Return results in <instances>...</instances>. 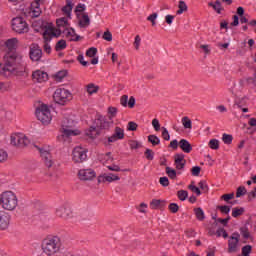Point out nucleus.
<instances>
[{"label":"nucleus","instance_id":"nucleus-1","mask_svg":"<svg viewBox=\"0 0 256 256\" xmlns=\"http://www.w3.org/2000/svg\"><path fill=\"white\" fill-rule=\"evenodd\" d=\"M17 43H19L17 38L8 39L5 42L8 52L4 55V65L0 68V74L4 75V77L17 73V69H19V65L23 61V57L15 51Z\"/></svg>","mask_w":256,"mask_h":256},{"label":"nucleus","instance_id":"nucleus-2","mask_svg":"<svg viewBox=\"0 0 256 256\" xmlns=\"http://www.w3.org/2000/svg\"><path fill=\"white\" fill-rule=\"evenodd\" d=\"M41 250L43 255L53 256L61 250V238L58 236H48L42 240Z\"/></svg>","mask_w":256,"mask_h":256},{"label":"nucleus","instance_id":"nucleus-3","mask_svg":"<svg viewBox=\"0 0 256 256\" xmlns=\"http://www.w3.org/2000/svg\"><path fill=\"white\" fill-rule=\"evenodd\" d=\"M0 205L5 211H15L19 205L17 194L13 191H5L0 195Z\"/></svg>","mask_w":256,"mask_h":256},{"label":"nucleus","instance_id":"nucleus-4","mask_svg":"<svg viewBox=\"0 0 256 256\" xmlns=\"http://www.w3.org/2000/svg\"><path fill=\"white\" fill-rule=\"evenodd\" d=\"M90 129H123L121 123H114L111 117L105 118L103 116H99L94 120Z\"/></svg>","mask_w":256,"mask_h":256},{"label":"nucleus","instance_id":"nucleus-5","mask_svg":"<svg viewBox=\"0 0 256 256\" xmlns=\"http://www.w3.org/2000/svg\"><path fill=\"white\" fill-rule=\"evenodd\" d=\"M29 143H31L29 138L21 132L12 133L10 135V144L13 145V147H17V149H25Z\"/></svg>","mask_w":256,"mask_h":256},{"label":"nucleus","instance_id":"nucleus-6","mask_svg":"<svg viewBox=\"0 0 256 256\" xmlns=\"http://www.w3.org/2000/svg\"><path fill=\"white\" fill-rule=\"evenodd\" d=\"M35 115L38 121H41L42 125H49L51 123V110L46 104H42L36 108Z\"/></svg>","mask_w":256,"mask_h":256},{"label":"nucleus","instance_id":"nucleus-7","mask_svg":"<svg viewBox=\"0 0 256 256\" xmlns=\"http://www.w3.org/2000/svg\"><path fill=\"white\" fill-rule=\"evenodd\" d=\"M53 99L58 105H67L73 99V95L65 88H58L54 92Z\"/></svg>","mask_w":256,"mask_h":256},{"label":"nucleus","instance_id":"nucleus-8","mask_svg":"<svg viewBox=\"0 0 256 256\" xmlns=\"http://www.w3.org/2000/svg\"><path fill=\"white\" fill-rule=\"evenodd\" d=\"M12 29L16 33H28L29 32V25L23 19V17H16L12 20Z\"/></svg>","mask_w":256,"mask_h":256},{"label":"nucleus","instance_id":"nucleus-9","mask_svg":"<svg viewBox=\"0 0 256 256\" xmlns=\"http://www.w3.org/2000/svg\"><path fill=\"white\" fill-rule=\"evenodd\" d=\"M87 159V149L77 146L73 149L72 160L74 163H83Z\"/></svg>","mask_w":256,"mask_h":256},{"label":"nucleus","instance_id":"nucleus-10","mask_svg":"<svg viewBox=\"0 0 256 256\" xmlns=\"http://www.w3.org/2000/svg\"><path fill=\"white\" fill-rule=\"evenodd\" d=\"M77 135H81V130H79V129H75V130L64 129L57 136V140L60 143H65L66 141H69V139H71V137H77Z\"/></svg>","mask_w":256,"mask_h":256},{"label":"nucleus","instance_id":"nucleus-11","mask_svg":"<svg viewBox=\"0 0 256 256\" xmlns=\"http://www.w3.org/2000/svg\"><path fill=\"white\" fill-rule=\"evenodd\" d=\"M29 57L31 61H41L43 50L39 47V44L33 43L30 45Z\"/></svg>","mask_w":256,"mask_h":256},{"label":"nucleus","instance_id":"nucleus-12","mask_svg":"<svg viewBox=\"0 0 256 256\" xmlns=\"http://www.w3.org/2000/svg\"><path fill=\"white\" fill-rule=\"evenodd\" d=\"M43 3H45V0H34L31 5H30V15L33 18H37L41 16V13H43V11L41 10V5H43Z\"/></svg>","mask_w":256,"mask_h":256},{"label":"nucleus","instance_id":"nucleus-13","mask_svg":"<svg viewBox=\"0 0 256 256\" xmlns=\"http://www.w3.org/2000/svg\"><path fill=\"white\" fill-rule=\"evenodd\" d=\"M36 149L39 151L43 161L44 165H46L49 168L53 167V156H51V153L49 151L35 145Z\"/></svg>","mask_w":256,"mask_h":256},{"label":"nucleus","instance_id":"nucleus-14","mask_svg":"<svg viewBox=\"0 0 256 256\" xmlns=\"http://www.w3.org/2000/svg\"><path fill=\"white\" fill-rule=\"evenodd\" d=\"M72 213L69 204H63L56 209V216L60 217V219H69Z\"/></svg>","mask_w":256,"mask_h":256},{"label":"nucleus","instance_id":"nucleus-15","mask_svg":"<svg viewBox=\"0 0 256 256\" xmlns=\"http://www.w3.org/2000/svg\"><path fill=\"white\" fill-rule=\"evenodd\" d=\"M239 233H233L228 240V253H237L239 247Z\"/></svg>","mask_w":256,"mask_h":256},{"label":"nucleus","instance_id":"nucleus-16","mask_svg":"<svg viewBox=\"0 0 256 256\" xmlns=\"http://www.w3.org/2000/svg\"><path fill=\"white\" fill-rule=\"evenodd\" d=\"M97 174L94 172L93 169H81L78 172V177L81 181H91L92 179H95Z\"/></svg>","mask_w":256,"mask_h":256},{"label":"nucleus","instance_id":"nucleus-17","mask_svg":"<svg viewBox=\"0 0 256 256\" xmlns=\"http://www.w3.org/2000/svg\"><path fill=\"white\" fill-rule=\"evenodd\" d=\"M9 225H11V215L5 211H0V229L1 231H5V229H9Z\"/></svg>","mask_w":256,"mask_h":256},{"label":"nucleus","instance_id":"nucleus-18","mask_svg":"<svg viewBox=\"0 0 256 256\" xmlns=\"http://www.w3.org/2000/svg\"><path fill=\"white\" fill-rule=\"evenodd\" d=\"M61 28L53 29V27H48L43 33V37L45 41H51V37H61Z\"/></svg>","mask_w":256,"mask_h":256},{"label":"nucleus","instance_id":"nucleus-19","mask_svg":"<svg viewBox=\"0 0 256 256\" xmlns=\"http://www.w3.org/2000/svg\"><path fill=\"white\" fill-rule=\"evenodd\" d=\"M62 129H73L77 127V120L73 116L64 117L61 121Z\"/></svg>","mask_w":256,"mask_h":256},{"label":"nucleus","instance_id":"nucleus-20","mask_svg":"<svg viewBox=\"0 0 256 256\" xmlns=\"http://www.w3.org/2000/svg\"><path fill=\"white\" fill-rule=\"evenodd\" d=\"M120 179L121 177H119L117 174H103L98 177V183H113L114 181H119Z\"/></svg>","mask_w":256,"mask_h":256},{"label":"nucleus","instance_id":"nucleus-21","mask_svg":"<svg viewBox=\"0 0 256 256\" xmlns=\"http://www.w3.org/2000/svg\"><path fill=\"white\" fill-rule=\"evenodd\" d=\"M32 79L33 81H36V83H43L47 81V79H49V75L47 74V72L36 70L32 73Z\"/></svg>","mask_w":256,"mask_h":256},{"label":"nucleus","instance_id":"nucleus-22","mask_svg":"<svg viewBox=\"0 0 256 256\" xmlns=\"http://www.w3.org/2000/svg\"><path fill=\"white\" fill-rule=\"evenodd\" d=\"M174 163L176 165V169L178 170L185 169V163H187V161L185 160V155L175 154Z\"/></svg>","mask_w":256,"mask_h":256},{"label":"nucleus","instance_id":"nucleus-23","mask_svg":"<svg viewBox=\"0 0 256 256\" xmlns=\"http://www.w3.org/2000/svg\"><path fill=\"white\" fill-rule=\"evenodd\" d=\"M179 147L183 151V153H191L193 151V146L191 145V143H189V141L185 139H181L179 141Z\"/></svg>","mask_w":256,"mask_h":256},{"label":"nucleus","instance_id":"nucleus-24","mask_svg":"<svg viewBox=\"0 0 256 256\" xmlns=\"http://www.w3.org/2000/svg\"><path fill=\"white\" fill-rule=\"evenodd\" d=\"M208 7H212L215 12L218 13V15H221V12L224 11L223 5L221 4L220 0H216L215 3L209 2Z\"/></svg>","mask_w":256,"mask_h":256},{"label":"nucleus","instance_id":"nucleus-25","mask_svg":"<svg viewBox=\"0 0 256 256\" xmlns=\"http://www.w3.org/2000/svg\"><path fill=\"white\" fill-rule=\"evenodd\" d=\"M85 135L88 139H97L101 135V131L99 129H87L85 130Z\"/></svg>","mask_w":256,"mask_h":256},{"label":"nucleus","instance_id":"nucleus-26","mask_svg":"<svg viewBox=\"0 0 256 256\" xmlns=\"http://www.w3.org/2000/svg\"><path fill=\"white\" fill-rule=\"evenodd\" d=\"M189 8L187 7V3L185 1L180 0L178 2V10L176 11V15H183V13L187 12Z\"/></svg>","mask_w":256,"mask_h":256},{"label":"nucleus","instance_id":"nucleus-27","mask_svg":"<svg viewBox=\"0 0 256 256\" xmlns=\"http://www.w3.org/2000/svg\"><path fill=\"white\" fill-rule=\"evenodd\" d=\"M63 13L68 17H71V12L73 11V2L71 0L66 1V5L62 8Z\"/></svg>","mask_w":256,"mask_h":256},{"label":"nucleus","instance_id":"nucleus-28","mask_svg":"<svg viewBox=\"0 0 256 256\" xmlns=\"http://www.w3.org/2000/svg\"><path fill=\"white\" fill-rule=\"evenodd\" d=\"M194 215L198 221H205V212L203 211V208H194Z\"/></svg>","mask_w":256,"mask_h":256},{"label":"nucleus","instance_id":"nucleus-29","mask_svg":"<svg viewBox=\"0 0 256 256\" xmlns=\"http://www.w3.org/2000/svg\"><path fill=\"white\" fill-rule=\"evenodd\" d=\"M86 91L88 95H94L95 93H99V86L93 83H90L86 86Z\"/></svg>","mask_w":256,"mask_h":256},{"label":"nucleus","instance_id":"nucleus-30","mask_svg":"<svg viewBox=\"0 0 256 256\" xmlns=\"http://www.w3.org/2000/svg\"><path fill=\"white\" fill-rule=\"evenodd\" d=\"M82 20L79 21V26L82 27V28H85V27H89V25L91 24V20L89 19V15H87V13H84L82 15Z\"/></svg>","mask_w":256,"mask_h":256},{"label":"nucleus","instance_id":"nucleus-31","mask_svg":"<svg viewBox=\"0 0 256 256\" xmlns=\"http://www.w3.org/2000/svg\"><path fill=\"white\" fill-rule=\"evenodd\" d=\"M56 24L59 29H61V27H69V20H67L65 17H62L56 20Z\"/></svg>","mask_w":256,"mask_h":256},{"label":"nucleus","instance_id":"nucleus-32","mask_svg":"<svg viewBox=\"0 0 256 256\" xmlns=\"http://www.w3.org/2000/svg\"><path fill=\"white\" fill-rule=\"evenodd\" d=\"M243 213H245V208L243 207H235L232 209V217H234L235 219H237V217H241Z\"/></svg>","mask_w":256,"mask_h":256},{"label":"nucleus","instance_id":"nucleus-33","mask_svg":"<svg viewBox=\"0 0 256 256\" xmlns=\"http://www.w3.org/2000/svg\"><path fill=\"white\" fill-rule=\"evenodd\" d=\"M63 49H67V41L61 39L55 45V51H63Z\"/></svg>","mask_w":256,"mask_h":256},{"label":"nucleus","instance_id":"nucleus-34","mask_svg":"<svg viewBox=\"0 0 256 256\" xmlns=\"http://www.w3.org/2000/svg\"><path fill=\"white\" fill-rule=\"evenodd\" d=\"M182 125H183L184 129H191V127H193V122L190 120L189 117L184 116L182 118Z\"/></svg>","mask_w":256,"mask_h":256},{"label":"nucleus","instance_id":"nucleus-35","mask_svg":"<svg viewBox=\"0 0 256 256\" xmlns=\"http://www.w3.org/2000/svg\"><path fill=\"white\" fill-rule=\"evenodd\" d=\"M222 141L225 145H231L233 143V135L224 133L222 135Z\"/></svg>","mask_w":256,"mask_h":256},{"label":"nucleus","instance_id":"nucleus-36","mask_svg":"<svg viewBox=\"0 0 256 256\" xmlns=\"http://www.w3.org/2000/svg\"><path fill=\"white\" fill-rule=\"evenodd\" d=\"M166 175H168L170 179H177V171L169 166L166 167Z\"/></svg>","mask_w":256,"mask_h":256},{"label":"nucleus","instance_id":"nucleus-37","mask_svg":"<svg viewBox=\"0 0 256 256\" xmlns=\"http://www.w3.org/2000/svg\"><path fill=\"white\" fill-rule=\"evenodd\" d=\"M177 197L180 201H185V199L189 197V192H187V190H179L177 192Z\"/></svg>","mask_w":256,"mask_h":256},{"label":"nucleus","instance_id":"nucleus-38","mask_svg":"<svg viewBox=\"0 0 256 256\" xmlns=\"http://www.w3.org/2000/svg\"><path fill=\"white\" fill-rule=\"evenodd\" d=\"M208 147H210V149H213L214 151H217V149H219V140L211 139L208 143Z\"/></svg>","mask_w":256,"mask_h":256},{"label":"nucleus","instance_id":"nucleus-39","mask_svg":"<svg viewBox=\"0 0 256 256\" xmlns=\"http://www.w3.org/2000/svg\"><path fill=\"white\" fill-rule=\"evenodd\" d=\"M243 195H247V188L245 186H239L236 190V197H243Z\"/></svg>","mask_w":256,"mask_h":256},{"label":"nucleus","instance_id":"nucleus-40","mask_svg":"<svg viewBox=\"0 0 256 256\" xmlns=\"http://www.w3.org/2000/svg\"><path fill=\"white\" fill-rule=\"evenodd\" d=\"M67 77V70H61L55 74V78L57 81H63Z\"/></svg>","mask_w":256,"mask_h":256},{"label":"nucleus","instance_id":"nucleus-41","mask_svg":"<svg viewBox=\"0 0 256 256\" xmlns=\"http://www.w3.org/2000/svg\"><path fill=\"white\" fill-rule=\"evenodd\" d=\"M144 155L148 161H153V159H155V152H153V150L149 148L146 149V151L144 152Z\"/></svg>","mask_w":256,"mask_h":256},{"label":"nucleus","instance_id":"nucleus-42","mask_svg":"<svg viewBox=\"0 0 256 256\" xmlns=\"http://www.w3.org/2000/svg\"><path fill=\"white\" fill-rule=\"evenodd\" d=\"M195 182H192L189 186L188 189L192 191V193H195L197 196L201 195V190L199 187L195 186Z\"/></svg>","mask_w":256,"mask_h":256},{"label":"nucleus","instance_id":"nucleus-43","mask_svg":"<svg viewBox=\"0 0 256 256\" xmlns=\"http://www.w3.org/2000/svg\"><path fill=\"white\" fill-rule=\"evenodd\" d=\"M148 141L154 146L159 145L161 143V140H159V138L155 135L148 136Z\"/></svg>","mask_w":256,"mask_h":256},{"label":"nucleus","instance_id":"nucleus-44","mask_svg":"<svg viewBox=\"0 0 256 256\" xmlns=\"http://www.w3.org/2000/svg\"><path fill=\"white\" fill-rule=\"evenodd\" d=\"M9 159V154L7 151L0 149V163H5Z\"/></svg>","mask_w":256,"mask_h":256},{"label":"nucleus","instance_id":"nucleus-45","mask_svg":"<svg viewBox=\"0 0 256 256\" xmlns=\"http://www.w3.org/2000/svg\"><path fill=\"white\" fill-rule=\"evenodd\" d=\"M240 233L244 239H249V237H251V233H249V229L247 227L240 228Z\"/></svg>","mask_w":256,"mask_h":256},{"label":"nucleus","instance_id":"nucleus-46","mask_svg":"<svg viewBox=\"0 0 256 256\" xmlns=\"http://www.w3.org/2000/svg\"><path fill=\"white\" fill-rule=\"evenodd\" d=\"M161 203H163V201L154 199L151 201L150 207L151 209H159V207H161Z\"/></svg>","mask_w":256,"mask_h":256},{"label":"nucleus","instance_id":"nucleus-47","mask_svg":"<svg viewBox=\"0 0 256 256\" xmlns=\"http://www.w3.org/2000/svg\"><path fill=\"white\" fill-rule=\"evenodd\" d=\"M216 235L217 237H223L224 239H227L229 237V234H227V231H225V229L223 228H219L217 231H216Z\"/></svg>","mask_w":256,"mask_h":256},{"label":"nucleus","instance_id":"nucleus-48","mask_svg":"<svg viewBox=\"0 0 256 256\" xmlns=\"http://www.w3.org/2000/svg\"><path fill=\"white\" fill-rule=\"evenodd\" d=\"M217 209L224 215H229V212L231 211V207L224 205V206H218Z\"/></svg>","mask_w":256,"mask_h":256},{"label":"nucleus","instance_id":"nucleus-49","mask_svg":"<svg viewBox=\"0 0 256 256\" xmlns=\"http://www.w3.org/2000/svg\"><path fill=\"white\" fill-rule=\"evenodd\" d=\"M102 38L104 39V41H113V34H111V31L107 30L104 32Z\"/></svg>","mask_w":256,"mask_h":256},{"label":"nucleus","instance_id":"nucleus-50","mask_svg":"<svg viewBox=\"0 0 256 256\" xmlns=\"http://www.w3.org/2000/svg\"><path fill=\"white\" fill-rule=\"evenodd\" d=\"M97 55V48L91 47L86 51V57H95Z\"/></svg>","mask_w":256,"mask_h":256},{"label":"nucleus","instance_id":"nucleus-51","mask_svg":"<svg viewBox=\"0 0 256 256\" xmlns=\"http://www.w3.org/2000/svg\"><path fill=\"white\" fill-rule=\"evenodd\" d=\"M168 209L172 213H177L179 211V205H177V203H170Z\"/></svg>","mask_w":256,"mask_h":256},{"label":"nucleus","instance_id":"nucleus-52","mask_svg":"<svg viewBox=\"0 0 256 256\" xmlns=\"http://www.w3.org/2000/svg\"><path fill=\"white\" fill-rule=\"evenodd\" d=\"M159 183L162 185V187H169V178L166 176L160 177Z\"/></svg>","mask_w":256,"mask_h":256},{"label":"nucleus","instance_id":"nucleus-53","mask_svg":"<svg viewBox=\"0 0 256 256\" xmlns=\"http://www.w3.org/2000/svg\"><path fill=\"white\" fill-rule=\"evenodd\" d=\"M120 103H121L122 107H127L128 103H129V96H127V95L121 96Z\"/></svg>","mask_w":256,"mask_h":256},{"label":"nucleus","instance_id":"nucleus-54","mask_svg":"<svg viewBox=\"0 0 256 256\" xmlns=\"http://www.w3.org/2000/svg\"><path fill=\"white\" fill-rule=\"evenodd\" d=\"M191 173L194 177H199V174L201 173V167L199 166H194L192 169H191Z\"/></svg>","mask_w":256,"mask_h":256},{"label":"nucleus","instance_id":"nucleus-55","mask_svg":"<svg viewBox=\"0 0 256 256\" xmlns=\"http://www.w3.org/2000/svg\"><path fill=\"white\" fill-rule=\"evenodd\" d=\"M233 197H235L234 193H230V194H224L221 196V199H223V201H226V203H229V201H231V199H233Z\"/></svg>","mask_w":256,"mask_h":256},{"label":"nucleus","instance_id":"nucleus-56","mask_svg":"<svg viewBox=\"0 0 256 256\" xmlns=\"http://www.w3.org/2000/svg\"><path fill=\"white\" fill-rule=\"evenodd\" d=\"M157 19V13H153L150 16L147 17V21H150L152 23V27H155L156 22L155 20Z\"/></svg>","mask_w":256,"mask_h":256},{"label":"nucleus","instance_id":"nucleus-57","mask_svg":"<svg viewBox=\"0 0 256 256\" xmlns=\"http://www.w3.org/2000/svg\"><path fill=\"white\" fill-rule=\"evenodd\" d=\"M198 187L202 190V191H209V186H207V182L206 181H200L198 183Z\"/></svg>","mask_w":256,"mask_h":256},{"label":"nucleus","instance_id":"nucleus-58","mask_svg":"<svg viewBox=\"0 0 256 256\" xmlns=\"http://www.w3.org/2000/svg\"><path fill=\"white\" fill-rule=\"evenodd\" d=\"M140 45H141V37L139 35H136L134 40V47L136 51H139Z\"/></svg>","mask_w":256,"mask_h":256},{"label":"nucleus","instance_id":"nucleus-59","mask_svg":"<svg viewBox=\"0 0 256 256\" xmlns=\"http://www.w3.org/2000/svg\"><path fill=\"white\" fill-rule=\"evenodd\" d=\"M77 61H79V63L82 64L83 67H87V65H89V62L84 60L83 54L78 55Z\"/></svg>","mask_w":256,"mask_h":256},{"label":"nucleus","instance_id":"nucleus-60","mask_svg":"<svg viewBox=\"0 0 256 256\" xmlns=\"http://www.w3.org/2000/svg\"><path fill=\"white\" fill-rule=\"evenodd\" d=\"M245 98H240L238 100L235 101V105H237V107L239 109H243V106L245 105Z\"/></svg>","mask_w":256,"mask_h":256},{"label":"nucleus","instance_id":"nucleus-61","mask_svg":"<svg viewBox=\"0 0 256 256\" xmlns=\"http://www.w3.org/2000/svg\"><path fill=\"white\" fill-rule=\"evenodd\" d=\"M232 19H233V21L230 24L231 27L239 26V16L238 15H233Z\"/></svg>","mask_w":256,"mask_h":256},{"label":"nucleus","instance_id":"nucleus-62","mask_svg":"<svg viewBox=\"0 0 256 256\" xmlns=\"http://www.w3.org/2000/svg\"><path fill=\"white\" fill-rule=\"evenodd\" d=\"M152 127H154V129H161V124L159 123V119L154 118L152 120Z\"/></svg>","mask_w":256,"mask_h":256},{"label":"nucleus","instance_id":"nucleus-63","mask_svg":"<svg viewBox=\"0 0 256 256\" xmlns=\"http://www.w3.org/2000/svg\"><path fill=\"white\" fill-rule=\"evenodd\" d=\"M185 233H186V236H188L189 238L195 237L197 235V233L193 229H188L185 231Z\"/></svg>","mask_w":256,"mask_h":256},{"label":"nucleus","instance_id":"nucleus-64","mask_svg":"<svg viewBox=\"0 0 256 256\" xmlns=\"http://www.w3.org/2000/svg\"><path fill=\"white\" fill-rule=\"evenodd\" d=\"M108 113H109V115H111V117H115V115H117V108L109 107L108 108Z\"/></svg>","mask_w":256,"mask_h":256}]
</instances>
